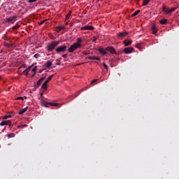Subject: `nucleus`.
Returning a JSON list of instances; mask_svg holds the SVG:
<instances>
[{
	"mask_svg": "<svg viewBox=\"0 0 179 179\" xmlns=\"http://www.w3.org/2000/svg\"><path fill=\"white\" fill-rule=\"evenodd\" d=\"M81 46H79L78 44H76L74 43L73 45H70V47L68 48L67 51L69 52H73L74 51H76L78 48H80Z\"/></svg>",
	"mask_w": 179,
	"mask_h": 179,
	"instance_id": "f257e3e1",
	"label": "nucleus"
},
{
	"mask_svg": "<svg viewBox=\"0 0 179 179\" xmlns=\"http://www.w3.org/2000/svg\"><path fill=\"white\" fill-rule=\"evenodd\" d=\"M59 44V41H53L48 45V51L51 52Z\"/></svg>",
	"mask_w": 179,
	"mask_h": 179,
	"instance_id": "f03ea898",
	"label": "nucleus"
},
{
	"mask_svg": "<svg viewBox=\"0 0 179 179\" xmlns=\"http://www.w3.org/2000/svg\"><path fill=\"white\" fill-rule=\"evenodd\" d=\"M66 45H63L62 46H59L57 49L56 51L57 52H65L66 51Z\"/></svg>",
	"mask_w": 179,
	"mask_h": 179,
	"instance_id": "7ed1b4c3",
	"label": "nucleus"
},
{
	"mask_svg": "<svg viewBox=\"0 0 179 179\" xmlns=\"http://www.w3.org/2000/svg\"><path fill=\"white\" fill-rule=\"evenodd\" d=\"M11 124H12V122H10V120H6L0 123V127H3L5 125H9L10 127Z\"/></svg>",
	"mask_w": 179,
	"mask_h": 179,
	"instance_id": "20e7f679",
	"label": "nucleus"
},
{
	"mask_svg": "<svg viewBox=\"0 0 179 179\" xmlns=\"http://www.w3.org/2000/svg\"><path fill=\"white\" fill-rule=\"evenodd\" d=\"M81 30H94V27L90 25H86L81 28Z\"/></svg>",
	"mask_w": 179,
	"mask_h": 179,
	"instance_id": "39448f33",
	"label": "nucleus"
},
{
	"mask_svg": "<svg viewBox=\"0 0 179 179\" xmlns=\"http://www.w3.org/2000/svg\"><path fill=\"white\" fill-rule=\"evenodd\" d=\"M132 51H134V48H126L124 50V54H131V52H132Z\"/></svg>",
	"mask_w": 179,
	"mask_h": 179,
	"instance_id": "423d86ee",
	"label": "nucleus"
},
{
	"mask_svg": "<svg viewBox=\"0 0 179 179\" xmlns=\"http://www.w3.org/2000/svg\"><path fill=\"white\" fill-rule=\"evenodd\" d=\"M34 65H36V63H34L31 64V66L30 67H29L28 69H25L24 71H23V75H28L29 74V72L30 71V69L33 68V66H34Z\"/></svg>",
	"mask_w": 179,
	"mask_h": 179,
	"instance_id": "0eeeda50",
	"label": "nucleus"
},
{
	"mask_svg": "<svg viewBox=\"0 0 179 179\" xmlns=\"http://www.w3.org/2000/svg\"><path fill=\"white\" fill-rule=\"evenodd\" d=\"M106 51L110 52V54H114L115 52V49L113 47H108L106 48Z\"/></svg>",
	"mask_w": 179,
	"mask_h": 179,
	"instance_id": "6e6552de",
	"label": "nucleus"
},
{
	"mask_svg": "<svg viewBox=\"0 0 179 179\" xmlns=\"http://www.w3.org/2000/svg\"><path fill=\"white\" fill-rule=\"evenodd\" d=\"M124 43L126 47L128 45H131V44H132V40L126 39L124 40Z\"/></svg>",
	"mask_w": 179,
	"mask_h": 179,
	"instance_id": "1a4fd4ad",
	"label": "nucleus"
},
{
	"mask_svg": "<svg viewBox=\"0 0 179 179\" xmlns=\"http://www.w3.org/2000/svg\"><path fill=\"white\" fill-rule=\"evenodd\" d=\"M99 52H101V54H102L103 55H106V54H107L106 48L105 49L104 48H99Z\"/></svg>",
	"mask_w": 179,
	"mask_h": 179,
	"instance_id": "9d476101",
	"label": "nucleus"
},
{
	"mask_svg": "<svg viewBox=\"0 0 179 179\" xmlns=\"http://www.w3.org/2000/svg\"><path fill=\"white\" fill-rule=\"evenodd\" d=\"M41 103L42 106H44V107H50V103L45 101V100H41Z\"/></svg>",
	"mask_w": 179,
	"mask_h": 179,
	"instance_id": "9b49d317",
	"label": "nucleus"
},
{
	"mask_svg": "<svg viewBox=\"0 0 179 179\" xmlns=\"http://www.w3.org/2000/svg\"><path fill=\"white\" fill-rule=\"evenodd\" d=\"M177 8H172L166 11V15H169V13H171V12H174Z\"/></svg>",
	"mask_w": 179,
	"mask_h": 179,
	"instance_id": "f8f14e48",
	"label": "nucleus"
},
{
	"mask_svg": "<svg viewBox=\"0 0 179 179\" xmlns=\"http://www.w3.org/2000/svg\"><path fill=\"white\" fill-rule=\"evenodd\" d=\"M127 34H128V32H120L118 34L117 37H124Z\"/></svg>",
	"mask_w": 179,
	"mask_h": 179,
	"instance_id": "ddd939ff",
	"label": "nucleus"
},
{
	"mask_svg": "<svg viewBox=\"0 0 179 179\" xmlns=\"http://www.w3.org/2000/svg\"><path fill=\"white\" fill-rule=\"evenodd\" d=\"M76 44H78L80 47H82V38H77V42L75 43Z\"/></svg>",
	"mask_w": 179,
	"mask_h": 179,
	"instance_id": "4468645a",
	"label": "nucleus"
},
{
	"mask_svg": "<svg viewBox=\"0 0 179 179\" xmlns=\"http://www.w3.org/2000/svg\"><path fill=\"white\" fill-rule=\"evenodd\" d=\"M27 111V107L20 109L19 114H20V115H21V114H23V113H26Z\"/></svg>",
	"mask_w": 179,
	"mask_h": 179,
	"instance_id": "2eb2a0df",
	"label": "nucleus"
},
{
	"mask_svg": "<svg viewBox=\"0 0 179 179\" xmlns=\"http://www.w3.org/2000/svg\"><path fill=\"white\" fill-rule=\"evenodd\" d=\"M152 31L153 34H156L157 33V29H156V26L153 25L152 27Z\"/></svg>",
	"mask_w": 179,
	"mask_h": 179,
	"instance_id": "dca6fc26",
	"label": "nucleus"
},
{
	"mask_svg": "<svg viewBox=\"0 0 179 179\" xmlns=\"http://www.w3.org/2000/svg\"><path fill=\"white\" fill-rule=\"evenodd\" d=\"M44 79H45V78H42L38 80V82H37L38 86H40V85H41V83H43V80H44Z\"/></svg>",
	"mask_w": 179,
	"mask_h": 179,
	"instance_id": "f3484780",
	"label": "nucleus"
},
{
	"mask_svg": "<svg viewBox=\"0 0 179 179\" xmlns=\"http://www.w3.org/2000/svg\"><path fill=\"white\" fill-rule=\"evenodd\" d=\"M51 65H52V62L48 61L45 63V66L46 68H50L51 66Z\"/></svg>",
	"mask_w": 179,
	"mask_h": 179,
	"instance_id": "a211bd4d",
	"label": "nucleus"
},
{
	"mask_svg": "<svg viewBox=\"0 0 179 179\" xmlns=\"http://www.w3.org/2000/svg\"><path fill=\"white\" fill-rule=\"evenodd\" d=\"M54 77V75H52L50 76H49L46 80L45 81V83H48V82H50V80H51L52 79V78Z\"/></svg>",
	"mask_w": 179,
	"mask_h": 179,
	"instance_id": "6ab92c4d",
	"label": "nucleus"
},
{
	"mask_svg": "<svg viewBox=\"0 0 179 179\" xmlns=\"http://www.w3.org/2000/svg\"><path fill=\"white\" fill-rule=\"evenodd\" d=\"M15 19H16L15 16H13V17H10L8 18H7L8 22H13V20H15Z\"/></svg>",
	"mask_w": 179,
	"mask_h": 179,
	"instance_id": "aec40b11",
	"label": "nucleus"
},
{
	"mask_svg": "<svg viewBox=\"0 0 179 179\" xmlns=\"http://www.w3.org/2000/svg\"><path fill=\"white\" fill-rule=\"evenodd\" d=\"M89 59H92L93 61L96 59L97 61H100V58H99L97 57H90Z\"/></svg>",
	"mask_w": 179,
	"mask_h": 179,
	"instance_id": "412c9836",
	"label": "nucleus"
},
{
	"mask_svg": "<svg viewBox=\"0 0 179 179\" xmlns=\"http://www.w3.org/2000/svg\"><path fill=\"white\" fill-rule=\"evenodd\" d=\"M139 12H141V10H137L136 11H135V12L131 15V17H134L136 16V15L139 13Z\"/></svg>",
	"mask_w": 179,
	"mask_h": 179,
	"instance_id": "4be33fe9",
	"label": "nucleus"
},
{
	"mask_svg": "<svg viewBox=\"0 0 179 179\" xmlns=\"http://www.w3.org/2000/svg\"><path fill=\"white\" fill-rule=\"evenodd\" d=\"M34 58H36V59H38V58H41V55L36 53L34 55Z\"/></svg>",
	"mask_w": 179,
	"mask_h": 179,
	"instance_id": "5701e85b",
	"label": "nucleus"
},
{
	"mask_svg": "<svg viewBox=\"0 0 179 179\" xmlns=\"http://www.w3.org/2000/svg\"><path fill=\"white\" fill-rule=\"evenodd\" d=\"M47 83H44L43 85H42V89H43L44 90H47Z\"/></svg>",
	"mask_w": 179,
	"mask_h": 179,
	"instance_id": "b1692460",
	"label": "nucleus"
},
{
	"mask_svg": "<svg viewBox=\"0 0 179 179\" xmlns=\"http://www.w3.org/2000/svg\"><path fill=\"white\" fill-rule=\"evenodd\" d=\"M160 23L161 24H166L167 23V20L166 19L161 20Z\"/></svg>",
	"mask_w": 179,
	"mask_h": 179,
	"instance_id": "393cba45",
	"label": "nucleus"
},
{
	"mask_svg": "<svg viewBox=\"0 0 179 179\" xmlns=\"http://www.w3.org/2000/svg\"><path fill=\"white\" fill-rule=\"evenodd\" d=\"M150 0H144L143 3V6H146L149 3Z\"/></svg>",
	"mask_w": 179,
	"mask_h": 179,
	"instance_id": "a878e982",
	"label": "nucleus"
},
{
	"mask_svg": "<svg viewBox=\"0 0 179 179\" xmlns=\"http://www.w3.org/2000/svg\"><path fill=\"white\" fill-rule=\"evenodd\" d=\"M24 99H27V96H24V97L20 96L17 98V100H24Z\"/></svg>",
	"mask_w": 179,
	"mask_h": 179,
	"instance_id": "bb28decb",
	"label": "nucleus"
},
{
	"mask_svg": "<svg viewBox=\"0 0 179 179\" xmlns=\"http://www.w3.org/2000/svg\"><path fill=\"white\" fill-rule=\"evenodd\" d=\"M50 106H52V107H57V106H58V103H50Z\"/></svg>",
	"mask_w": 179,
	"mask_h": 179,
	"instance_id": "cd10ccee",
	"label": "nucleus"
},
{
	"mask_svg": "<svg viewBox=\"0 0 179 179\" xmlns=\"http://www.w3.org/2000/svg\"><path fill=\"white\" fill-rule=\"evenodd\" d=\"M12 116L10 115H6L4 117H3V120H8V118H11Z\"/></svg>",
	"mask_w": 179,
	"mask_h": 179,
	"instance_id": "c85d7f7f",
	"label": "nucleus"
},
{
	"mask_svg": "<svg viewBox=\"0 0 179 179\" xmlns=\"http://www.w3.org/2000/svg\"><path fill=\"white\" fill-rule=\"evenodd\" d=\"M36 71H37V66H35L32 69V71L34 73V75H35Z\"/></svg>",
	"mask_w": 179,
	"mask_h": 179,
	"instance_id": "c756f323",
	"label": "nucleus"
},
{
	"mask_svg": "<svg viewBox=\"0 0 179 179\" xmlns=\"http://www.w3.org/2000/svg\"><path fill=\"white\" fill-rule=\"evenodd\" d=\"M162 10H163V12H165V13H166V11L169 10H167V8H166V6H163Z\"/></svg>",
	"mask_w": 179,
	"mask_h": 179,
	"instance_id": "7c9ffc66",
	"label": "nucleus"
},
{
	"mask_svg": "<svg viewBox=\"0 0 179 179\" xmlns=\"http://www.w3.org/2000/svg\"><path fill=\"white\" fill-rule=\"evenodd\" d=\"M8 138H15V134H8Z\"/></svg>",
	"mask_w": 179,
	"mask_h": 179,
	"instance_id": "2f4dec72",
	"label": "nucleus"
},
{
	"mask_svg": "<svg viewBox=\"0 0 179 179\" xmlns=\"http://www.w3.org/2000/svg\"><path fill=\"white\" fill-rule=\"evenodd\" d=\"M37 0H28V2H29V3H33V2H36Z\"/></svg>",
	"mask_w": 179,
	"mask_h": 179,
	"instance_id": "473e14b6",
	"label": "nucleus"
},
{
	"mask_svg": "<svg viewBox=\"0 0 179 179\" xmlns=\"http://www.w3.org/2000/svg\"><path fill=\"white\" fill-rule=\"evenodd\" d=\"M62 29H64V26H62V25H60V26L58 27V30H62Z\"/></svg>",
	"mask_w": 179,
	"mask_h": 179,
	"instance_id": "72a5a7b5",
	"label": "nucleus"
},
{
	"mask_svg": "<svg viewBox=\"0 0 179 179\" xmlns=\"http://www.w3.org/2000/svg\"><path fill=\"white\" fill-rule=\"evenodd\" d=\"M97 40V36H94V38H93V40H92V41H93V43H95V41Z\"/></svg>",
	"mask_w": 179,
	"mask_h": 179,
	"instance_id": "f704fd0d",
	"label": "nucleus"
},
{
	"mask_svg": "<svg viewBox=\"0 0 179 179\" xmlns=\"http://www.w3.org/2000/svg\"><path fill=\"white\" fill-rule=\"evenodd\" d=\"M103 66L105 68V69H108V66L107 64H106V63H103Z\"/></svg>",
	"mask_w": 179,
	"mask_h": 179,
	"instance_id": "c9c22d12",
	"label": "nucleus"
},
{
	"mask_svg": "<svg viewBox=\"0 0 179 179\" xmlns=\"http://www.w3.org/2000/svg\"><path fill=\"white\" fill-rule=\"evenodd\" d=\"M62 58H66V57H68V55L66 54H64V55H62Z\"/></svg>",
	"mask_w": 179,
	"mask_h": 179,
	"instance_id": "e433bc0d",
	"label": "nucleus"
},
{
	"mask_svg": "<svg viewBox=\"0 0 179 179\" xmlns=\"http://www.w3.org/2000/svg\"><path fill=\"white\" fill-rule=\"evenodd\" d=\"M95 82H97V80H94L91 82L92 84L94 83Z\"/></svg>",
	"mask_w": 179,
	"mask_h": 179,
	"instance_id": "4c0bfd02",
	"label": "nucleus"
},
{
	"mask_svg": "<svg viewBox=\"0 0 179 179\" xmlns=\"http://www.w3.org/2000/svg\"><path fill=\"white\" fill-rule=\"evenodd\" d=\"M44 22H45V20L41 21L39 24H43V23H44Z\"/></svg>",
	"mask_w": 179,
	"mask_h": 179,
	"instance_id": "58836bf2",
	"label": "nucleus"
},
{
	"mask_svg": "<svg viewBox=\"0 0 179 179\" xmlns=\"http://www.w3.org/2000/svg\"><path fill=\"white\" fill-rule=\"evenodd\" d=\"M57 65H59H59H61V63H57Z\"/></svg>",
	"mask_w": 179,
	"mask_h": 179,
	"instance_id": "ea45409f",
	"label": "nucleus"
},
{
	"mask_svg": "<svg viewBox=\"0 0 179 179\" xmlns=\"http://www.w3.org/2000/svg\"><path fill=\"white\" fill-rule=\"evenodd\" d=\"M6 45H7V47H9L10 45L9 44H6Z\"/></svg>",
	"mask_w": 179,
	"mask_h": 179,
	"instance_id": "a19ab883",
	"label": "nucleus"
},
{
	"mask_svg": "<svg viewBox=\"0 0 179 179\" xmlns=\"http://www.w3.org/2000/svg\"><path fill=\"white\" fill-rule=\"evenodd\" d=\"M68 17H69V16L67 15V16H66V19H68Z\"/></svg>",
	"mask_w": 179,
	"mask_h": 179,
	"instance_id": "79ce46f5",
	"label": "nucleus"
},
{
	"mask_svg": "<svg viewBox=\"0 0 179 179\" xmlns=\"http://www.w3.org/2000/svg\"><path fill=\"white\" fill-rule=\"evenodd\" d=\"M17 28H19V26H17Z\"/></svg>",
	"mask_w": 179,
	"mask_h": 179,
	"instance_id": "37998d69",
	"label": "nucleus"
}]
</instances>
